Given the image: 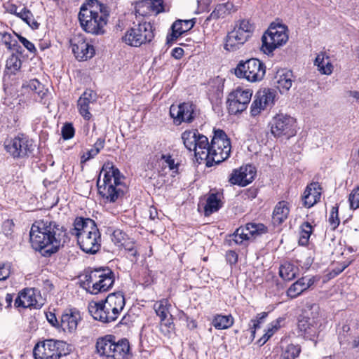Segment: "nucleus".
Segmentation results:
<instances>
[{"label": "nucleus", "mask_w": 359, "mask_h": 359, "mask_svg": "<svg viewBox=\"0 0 359 359\" xmlns=\"http://www.w3.org/2000/svg\"><path fill=\"white\" fill-rule=\"evenodd\" d=\"M276 92L273 89H264L258 91L250 107L252 116L259 115L262 111L271 109L275 104Z\"/></svg>", "instance_id": "nucleus-19"}, {"label": "nucleus", "mask_w": 359, "mask_h": 359, "mask_svg": "<svg viewBox=\"0 0 359 359\" xmlns=\"http://www.w3.org/2000/svg\"><path fill=\"white\" fill-rule=\"evenodd\" d=\"M62 136L64 140L72 139L75 133L74 128L70 123H66L62 128L61 130Z\"/></svg>", "instance_id": "nucleus-48"}, {"label": "nucleus", "mask_w": 359, "mask_h": 359, "mask_svg": "<svg viewBox=\"0 0 359 359\" xmlns=\"http://www.w3.org/2000/svg\"><path fill=\"white\" fill-rule=\"evenodd\" d=\"M22 66V62L18 55L12 54L6 60V67L12 74H15Z\"/></svg>", "instance_id": "nucleus-41"}, {"label": "nucleus", "mask_w": 359, "mask_h": 359, "mask_svg": "<svg viewBox=\"0 0 359 359\" xmlns=\"http://www.w3.org/2000/svg\"><path fill=\"white\" fill-rule=\"evenodd\" d=\"M321 326L322 316L320 308L316 304L308 306L298 318V331L305 339L315 340L320 332Z\"/></svg>", "instance_id": "nucleus-8"}, {"label": "nucleus", "mask_w": 359, "mask_h": 359, "mask_svg": "<svg viewBox=\"0 0 359 359\" xmlns=\"http://www.w3.org/2000/svg\"><path fill=\"white\" fill-rule=\"evenodd\" d=\"M290 208L286 201L278 202L274 208L272 222L274 225L281 224L288 217Z\"/></svg>", "instance_id": "nucleus-30"}, {"label": "nucleus", "mask_w": 359, "mask_h": 359, "mask_svg": "<svg viewBox=\"0 0 359 359\" xmlns=\"http://www.w3.org/2000/svg\"><path fill=\"white\" fill-rule=\"evenodd\" d=\"M24 88H27L37 95L36 100L42 102L48 94V89L45 88L38 79H31L23 84Z\"/></svg>", "instance_id": "nucleus-32"}, {"label": "nucleus", "mask_w": 359, "mask_h": 359, "mask_svg": "<svg viewBox=\"0 0 359 359\" xmlns=\"http://www.w3.org/2000/svg\"><path fill=\"white\" fill-rule=\"evenodd\" d=\"M301 352V347L299 345L289 344L283 350L280 359H295Z\"/></svg>", "instance_id": "nucleus-40"}, {"label": "nucleus", "mask_w": 359, "mask_h": 359, "mask_svg": "<svg viewBox=\"0 0 359 359\" xmlns=\"http://www.w3.org/2000/svg\"><path fill=\"white\" fill-rule=\"evenodd\" d=\"M109 13L107 7L97 0H90L80 8L78 18L81 28L94 35L102 34Z\"/></svg>", "instance_id": "nucleus-3"}, {"label": "nucleus", "mask_w": 359, "mask_h": 359, "mask_svg": "<svg viewBox=\"0 0 359 359\" xmlns=\"http://www.w3.org/2000/svg\"><path fill=\"white\" fill-rule=\"evenodd\" d=\"M4 148L14 159H22L29 156L34 150L33 140L23 133L14 137H8L4 141Z\"/></svg>", "instance_id": "nucleus-10"}, {"label": "nucleus", "mask_w": 359, "mask_h": 359, "mask_svg": "<svg viewBox=\"0 0 359 359\" xmlns=\"http://www.w3.org/2000/svg\"><path fill=\"white\" fill-rule=\"evenodd\" d=\"M231 5L229 4H218L213 11L210 13L209 17L207 18L205 21H208L210 19H219L224 18L228 13Z\"/></svg>", "instance_id": "nucleus-39"}, {"label": "nucleus", "mask_w": 359, "mask_h": 359, "mask_svg": "<svg viewBox=\"0 0 359 359\" xmlns=\"http://www.w3.org/2000/svg\"><path fill=\"white\" fill-rule=\"evenodd\" d=\"M105 144L104 138L100 137L97 140L92 149H93L97 154L104 148Z\"/></svg>", "instance_id": "nucleus-56"}, {"label": "nucleus", "mask_w": 359, "mask_h": 359, "mask_svg": "<svg viewBox=\"0 0 359 359\" xmlns=\"http://www.w3.org/2000/svg\"><path fill=\"white\" fill-rule=\"evenodd\" d=\"M151 6L149 3V0H143L136 4L135 7V14L136 18L145 17L147 15H152L151 13Z\"/></svg>", "instance_id": "nucleus-42"}, {"label": "nucleus", "mask_w": 359, "mask_h": 359, "mask_svg": "<svg viewBox=\"0 0 359 359\" xmlns=\"http://www.w3.org/2000/svg\"><path fill=\"white\" fill-rule=\"evenodd\" d=\"M252 95V91L248 88L238 87L229 93L227 100L228 109L230 114H236L246 109Z\"/></svg>", "instance_id": "nucleus-17"}, {"label": "nucleus", "mask_w": 359, "mask_h": 359, "mask_svg": "<svg viewBox=\"0 0 359 359\" xmlns=\"http://www.w3.org/2000/svg\"><path fill=\"white\" fill-rule=\"evenodd\" d=\"M194 109L193 104L183 102L178 105H171L170 114L176 125H180L182 122L191 123L194 119Z\"/></svg>", "instance_id": "nucleus-20"}, {"label": "nucleus", "mask_w": 359, "mask_h": 359, "mask_svg": "<svg viewBox=\"0 0 359 359\" xmlns=\"http://www.w3.org/2000/svg\"><path fill=\"white\" fill-rule=\"evenodd\" d=\"M321 187L318 182H312L309 184L302 196L303 203L306 208H311L320 199Z\"/></svg>", "instance_id": "nucleus-26"}, {"label": "nucleus", "mask_w": 359, "mask_h": 359, "mask_svg": "<svg viewBox=\"0 0 359 359\" xmlns=\"http://www.w3.org/2000/svg\"><path fill=\"white\" fill-rule=\"evenodd\" d=\"M18 39L20 42L31 53H35L36 49L34 45L27 40L25 37L22 36H18Z\"/></svg>", "instance_id": "nucleus-52"}, {"label": "nucleus", "mask_w": 359, "mask_h": 359, "mask_svg": "<svg viewBox=\"0 0 359 359\" xmlns=\"http://www.w3.org/2000/svg\"><path fill=\"white\" fill-rule=\"evenodd\" d=\"M348 201L350 203L351 209L356 210L359 208V194L356 195L350 194L348 196Z\"/></svg>", "instance_id": "nucleus-53"}, {"label": "nucleus", "mask_w": 359, "mask_h": 359, "mask_svg": "<svg viewBox=\"0 0 359 359\" xmlns=\"http://www.w3.org/2000/svg\"><path fill=\"white\" fill-rule=\"evenodd\" d=\"M32 248L44 256L55 253L67 241L66 230L54 221L42 219L35 222L29 232Z\"/></svg>", "instance_id": "nucleus-2"}, {"label": "nucleus", "mask_w": 359, "mask_h": 359, "mask_svg": "<svg viewBox=\"0 0 359 359\" xmlns=\"http://www.w3.org/2000/svg\"><path fill=\"white\" fill-rule=\"evenodd\" d=\"M124 249L128 251L130 256L136 257L137 252L135 249V243L132 240H130L129 238L122 245Z\"/></svg>", "instance_id": "nucleus-51"}, {"label": "nucleus", "mask_w": 359, "mask_h": 359, "mask_svg": "<svg viewBox=\"0 0 359 359\" xmlns=\"http://www.w3.org/2000/svg\"><path fill=\"white\" fill-rule=\"evenodd\" d=\"M255 175V168L251 165H246L233 170L229 181L232 184L245 187L253 181Z\"/></svg>", "instance_id": "nucleus-22"}, {"label": "nucleus", "mask_w": 359, "mask_h": 359, "mask_svg": "<svg viewBox=\"0 0 359 359\" xmlns=\"http://www.w3.org/2000/svg\"><path fill=\"white\" fill-rule=\"evenodd\" d=\"M115 280L114 273L109 269H95L85 275L84 284L87 290L93 294L107 291Z\"/></svg>", "instance_id": "nucleus-9"}, {"label": "nucleus", "mask_w": 359, "mask_h": 359, "mask_svg": "<svg viewBox=\"0 0 359 359\" xmlns=\"http://www.w3.org/2000/svg\"><path fill=\"white\" fill-rule=\"evenodd\" d=\"M125 304L123 294L117 292L109 294L104 301L90 303L88 311L95 320L109 323L118 318Z\"/></svg>", "instance_id": "nucleus-5"}, {"label": "nucleus", "mask_w": 359, "mask_h": 359, "mask_svg": "<svg viewBox=\"0 0 359 359\" xmlns=\"http://www.w3.org/2000/svg\"><path fill=\"white\" fill-rule=\"evenodd\" d=\"M154 38L153 26L149 22L138 21L126 31L122 36V41L128 46L140 47L150 43Z\"/></svg>", "instance_id": "nucleus-11"}, {"label": "nucleus", "mask_w": 359, "mask_h": 359, "mask_svg": "<svg viewBox=\"0 0 359 359\" xmlns=\"http://www.w3.org/2000/svg\"><path fill=\"white\" fill-rule=\"evenodd\" d=\"M266 232V227L263 224L252 222L238 228L231 237L235 243L242 244L244 241L255 239Z\"/></svg>", "instance_id": "nucleus-18"}, {"label": "nucleus", "mask_w": 359, "mask_h": 359, "mask_svg": "<svg viewBox=\"0 0 359 359\" xmlns=\"http://www.w3.org/2000/svg\"><path fill=\"white\" fill-rule=\"evenodd\" d=\"M10 276V269L5 264H0V280H4Z\"/></svg>", "instance_id": "nucleus-55"}, {"label": "nucleus", "mask_w": 359, "mask_h": 359, "mask_svg": "<svg viewBox=\"0 0 359 359\" xmlns=\"http://www.w3.org/2000/svg\"><path fill=\"white\" fill-rule=\"evenodd\" d=\"M266 73L264 64L257 58L241 61L235 69V74L238 78L245 79L250 82L262 80Z\"/></svg>", "instance_id": "nucleus-14"}, {"label": "nucleus", "mask_w": 359, "mask_h": 359, "mask_svg": "<svg viewBox=\"0 0 359 359\" xmlns=\"http://www.w3.org/2000/svg\"><path fill=\"white\" fill-rule=\"evenodd\" d=\"M46 318L48 323L51 324L53 326L57 328L60 327V321L57 320L55 313L51 312L46 313Z\"/></svg>", "instance_id": "nucleus-54"}, {"label": "nucleus", "mask_w": 359, "mask_h": 359, "mask_svg": "<svg viewBox=\"0 0 359 359\" xmlns=\"http://www.w3.org/2000/svg\"><path fill=\"white\" fill-rule=\"evenodd\" d=\"M184 55V50L182 48L177 47L172 49V56L175 59H180Z\"/></svg>", "instance_id": "nucleus-59"}, {"label": "nucleus", "mask_w": 359, "mask_h": 359, "mask_svg": "<svg viewBox=\"0 0 359 359\" xmlns=\"http://www.w3.org/2000/svg\"><path fill=\"white\" fill-rule=\"evenodd\" d=\"M98 154L93 149H90V150L87 151L86 153H84L81 156V162H86L92 158L97 156Z\"/></svg>", "instance_id": "nucleus-57"}, {"label": "nucleus", "mask_w": 359, "mask_h": 359, "mask_svg": "<svg viewBox=\"0 0 359 359\" xmlns=\"http://www.w3.org/2000/svg\"><path fill=\"white\" fill-rule=\"evenodd\" d=\"M157 163L161 168L159 172L161 175H166L167 170L172 171V174H177L178 172V164L175 163L174 158L170 154H162L158 158Z\"/></svg>", "instance_id": "nucleus-29"}, {"label": "nucleus", "mask_w": 359, "mask_h": 359, "mask_svg": "<svg viewBox=\"0 0 359 359\" xmlns=\"http://www.w3.org/2000/svg\"><path fill=\"white\" fill-rule=\"evenodd\" d=\"M292 74L291 72H286L283 74H279L276 76L277 88L281 93L287 92L292 84Z\"/></svg>", "instance_id": "nucleus-36"}, {"label": "nucleus", "mask_w": 359, "mask_h": 359, "mask_svg": "<svg viewBox=\"0 0 359 359\" xmlns=\"http://www.w3.org/2000/svg\"><path fill=\"white\" fill-rule=\"evenodd\" d=\"M13 36L11 34L8 32H0V46L1 44H4L8 50H16L18 51V48H15V47L20 48L18 46L17 42L15 41V43H12Z\"/></svg>", "instance_id": "nucleus-45"}, {"label": "nucleus", "mask_w": 359, "mask_h": 359, "mask_svg": "<svg viewBox=\"0 0 359 359\" xmlns=\"http://www.w3.org/2000/svg\"><path fill=\"white\" fill-rule=\"evenodd\" d=\"M281 318H278L276 320L271 322L268 327V329L264 336L259 340L262 344H265L270 337L280 327Z\"/></svg>", "instance_id": "nucleus-44"}, {"label": "nucleus", "mask_w": 359, "mask_h": 359, "mask_svg": "<svg viewBox=\"0 0 359 359\" xmlns=\"http://www.w3.org/2000/svg\"><path fill=\"white\" fill-rule=\"evenodd\" d=\"M329 223L332 229L334 230L337 228L339 224V219L338 217V207L333 206L332 208L330 215L329 217Z\"/></svg>", "instance_id": "nucleus-47"}, {"label": "nucleus", "mask_w": 359, "mask_h": 359, "mask_svg": "<svg viewBox=\"0 0 359 359\" xmlns=\"http://www.w3.org/2000/svg\"><path fill=\"white\" fill-rule=\"evenodd\" d=\"M233 322V318L231 315H216L212 323L217 330H225L231 327Z\"/></svg>", "instance_id": "nucleus-37"}, {"label": "nucleus", "mask_w": 359, "mask_h": 359, "mask_svg": "<svg viewBox=\"0 0 359 359\" xmlns=\"http://www.w3.org/2000/svg\"><path fill=\"white\" fill-rule=\"evenodd\" d=\"M171 305L167 299H162L154 303L153 308L161 323H164L170 313Z\"/></svg>", "instance_id": "nucleus-34"}, {"label": "nucleus", "mask_w": 359, "mask_h": 359, "mask_svg": "<svg viewBox=\"0 0 359 359\" xmlns=\"http://www.w3.org/2000/svg\"><path fill=\"white\" fill-rule=\"evenodd\" d=\"M184 147L194 151L196 160L205 161L208 167L219 164L227 159L231 154V142L226 133L220 129L214 130L210 143L206 136L198 130H187L181 135Z\"/></svg>", "instance_id": "nucleus-1"}, {"label": "nucleus", "mask_w": 359, "mask_h": 359, "mask_svg": "<svg viewBox=\"0 0 359 359\" xmlns=\"http://www.w3.org/2000/svg\"><path fill=\"white\" fill-rule=\"evenodd\" d=\"M304 279H299L294 283L287 290V294L292 299L297 297L304 291H305V285L304 284Z\"/></svg>", "instance_id": "nucleus-43"}, {"label": "nucleus", "mask_w": 359, "mask_h": 359, "mask_svg": "<svg viewBox=\"0 0 359 359\" xmlns=\"http://www.w3.org/2000/svg\"><path fill=\"white\" fill-rule=\"evenodd\" d=\"M271 132L276 137L285 136L287 138L296 134V121L292 116L278 114L270 122Z\"/></svg>", "instance_id": "nucleus-16"}, {"label": "nucleus", "mask_w": 359, "mask_h": 359, "mask_svg": "<svg viewBox=\"0 0 359 359\" xmlns=\"http://www.w3.org/2000/svg\"><path fill=\"white\" fill-rule=\"evenodd\" d=\"M299 269L293 264L286 262L280 265L279 269V275L285 280L290 281L293 280L298 273Z\"/></svg>", "instance_id": "nucleus-35"}, {"label": "nucleus", "mask_w": 359, "mask_h": 359, "mask_svg": "<svg viewBox=\"0 0 359 359\" xmlns=\"http://www.w3.org/2000/svg\"><path fill=\"white\" fill-rule=\"evenodd\" d=\"M65 346L63 341L46 339L35 345L33 354L35 359H59L66 355Z\"/></svg>", "instance_id": "nucleus-15"}, {"label": "nucleus", "mask_w": 359, "mask_h": 359, "mask_svg": "<svg viewBox=\"0 0 359 359\" xmlns=\"http://www.w3.org/2000/svg\"><path fill=\"white\" fill-rule=\"evenodd\" d=\"M14 305L16 308H40L38 304L35 290L33 288H26L22 290L15 300Z\"/></svg>", "instance_id": "nucleus-24"}, {"label": "nucleus", "mask_w": 359, "mask_h": 359, "mask_svg": "<svg viewBox=\"0 0 359 359\" xmlns=\"http://www.w3.org/2000/svg\"><path fill=\"white\" fill-rule=\"evenodd\" d=\"M96 101V93L90 90L87 89L81 95L77 102V107L79 114L83 118L87 121L90 120L92 114L90 112V104H93Z\"/></svg>", "instance_id": "nucleus-23"}, {"label": "nucleus", "mask_w": 359, "mask_h": 359, "mask_svg": "<svg viewBox=\"0 0 359 359\" xmlns=\"http://www.w3.org/2000/svg\"><path fill=\"white\" fill-rule=\"evenodd\" d=\"M9 12L22 19L32 29H38L39 24L35 20L32 12L27 8L23 7L19 9L16 6L12 5L10 7Z\"/></svg>", "instance_id": "nucleus-28"}, {"label": "nucleus", "mask_w": 359, "mask_h": 359, "mask_svg": "<svg viewBox=\"0 0 359 359\" xmlns=\"http://www.w3.org/2000/svg\"><path fill=\"white\" fill-rule=\"evenodd\" d=\"M95 348L99 355L104 359H126L130 352L128 339L116 341V337L112 334L97 338Z\"/></svg>", "instance_id": "nucleus-7"}, {"label": "nucleus", "mask_w": 359, "mask_h": 359, "mask_svg": "<svg viewBox=\"0 0 359 359\" xmlns=\"http://www.w3.org/2000/svg\"><path fill=\"white\" fill-rule=\"evenodd\" d=\"M287 31V27L283 25L271 24L262 38L263 52L269 54L285 44L288 40Z\"/></svg>", "instance_id": "nucleus-12"}, {"label": "nucleus", "mask_w": 359, "mask_h": 359, "mask_svg": "<svg viewBox=\"0 0 359 359\" xmlns=\"http://www.w3.org/2000/svg\"><path fill=\"white\" fill-rule=\"evenodd\" d=\"M315 65L318 67V71L323 74L330 75L333 71V66L330 57L323 53H320L316 56Z\"/></svg>", "instance_id": "nucleus-33"}, {"label": "nucleus", "mask_w": 359, "mask_h": 359, "mask_svg": "<svg viewBox=\"0 0 359 359\" xmlns=\"http://www.w3.org/2000/svg\"><path fill=\"white\" fill-rule=\"evenodd\" d=\"M80 320L81 316L79 311L72 309L66 311L61 316L60 327L64 332L72 333L76 330Z\"/></svg>", "instance_id": "nucleus-25"}, {"label": "nucleus", "mask_w": 359, "mask_h": 359, "mask_svg": "<svg viewBox=\"0 0 359 359\" xmlns=\"http://www.w3.org/2000/svg\"><path fill=\"white\" fill-rule=\"evenodd\" d=\"M151 14H158L163 11V2L161 0H149Z\"/></svg>", "instance_id": "nucleus-49"}, {"label": "nucleus", "mask_w": 359, "mask_h": 359, "mask_svg": "<svg viewBox=\"0 0 359 359\" xmlns=\"http://www.w3.org/2000/svg\"><path fill=\"white\" fill-rule=\"evenodd\" d=\"M253 25L248 20L238 22L233 29L228 33L224 48L229 51H234L243 45L251 36Z\"/></svg>", "instance_id": "nucleus-13"}, {"label": "nucleus", "mask_w": 359, "mask_h": 359, "mask_svg": "<svg viewBox=\"0 0 359 359\" xmlns=\"http://www.w3.org/2000/svg\"><path fill=\"white\" fill-rule=\"evenodd\" d=\"M70 233L76 237L80 248L86 253L95 254L101 247V233L95 222L76 217Z\"/></svg>", "instance_id": "nucleus-4"}, {"label": "nucleus", "mask_w": 359, "mask_h": 359, "mask_svg": "<svg viewBox=\"0 0 359 359\" xmlns=\"http://www.w3.org/2000/svg\"><path fill=\"white\" fill-rule=\"evenodd\" d=\"M121 178L119 170L112 163H105L97 182L99 194L109 202H115L121 192Z\"/></svg>", "instance_id": "nucleus-6"}, {"label": "nucleus", "mask_w": 359, "mask_h": 359, "mask_svg": "<svg viewBox=\"0 0 359 359\" xmlns=\"http://www.w3.org/2000/svg\"><path fill=\"white\" fill-rule=\"evenodd\" d=\"M221 198L222 194L219 192L209 194L204 207L205 216H209L213 212H217L222 207Z\"/></svg>", "instance_id": "nucleus-31"}, {"label": "nucleus", "mask_w": 359, "mask_h": 359, "mask_svg": "<svg viewBox=\"0 0 359 359\" xmlns=\"http://www.w3.org/2000/svg\"><path fill=\"white\" fill-rule=\"evenodd\" d=\"M300 279H304V281H303L304 284H303V285H305V290H306L309 287H310L314 283L313 278L302 277Z\"/></svg>", "instance_id": "nucleus-60"}, {"label": "nucleus", "mask_w": 359, "mask_h": 359, "mask_svg": "<svg viewBox=\"0 0 359 359\" xmlns=\"http://www.w3.org/2000/svg\"><path fill=\"white\" fill-rule=\"evenodd\" d=\"M227 257L231 263L236 264L238 261V255L233 251H229L227 254Z\"/></svg>", "instance_id": "nucleus-61"}, {"label": "nucleus", "mask_w": 359, "mask_h": 359, "mask_svg": "<svg viewBox=\"0 0 359 359\" xmlns=\"http://www.w3.org/2000/svg\"><path fill=\"white\" fill-rule=\"evenodd\" d=\"M350 346L353 349H359V334L353 337L350 342Z\"/></svg>", "instance_id": "nucleus-62"}, {"label": "nucleus", "mask_w": 359, "mask_h": 359, "mask_svg": "<svg viewBox=\"0 0 359 359\" xmlns=\"http://www.w3.org/2000/svg\"><path fill=\"white\" fill-rule=\"evenodd\" d=\"M350 326L347 324L343 325L341 327V332L339 334V341L341 345L345 344L347 343V334L350 332Z\"/></svg>", "instance_id": "nucleus-50"}, {"label": "nucleus", "mask_w": 359, "mask_h": 359, "mask_svg": "<svg viewBox=\"0 0 359 359\" xmlns=\"http://www.w3.org/2000/svg\"><path fill=\"white\" fill-rule=\"evenodd\" d=\"M196 23V18L191 20H177L172 25L171 38L168 36V41L175 40L183 33L191 29Z\"/></svg>", "instance_id": "nucleus-27"}, {"label": "nucleus", "mask_w": 359, "mask_h": 359, "mask_svg": "<svg viewBox=\"0 0 359 359\" xmlns=\"http://www.w3.org/2000/svg\"><path fill=\"white\" fill-rule=\"evenodd\" d=\"M313 232V226L309 222H304L300 226L299 243L305 246L309 243V238Z\"/></svg>", "instance_id": "nucleus-38"}, {"label": "nucleus", "mask_w": 359, "mask_h": 359, "mask_svg": "<svg viewBox=\"0 0 359 359\" xmlns=\"http://www.w3.org/2000/svg\"><path fill=\"white\" fill-rule=\"evenodd\" d=\"M352 159L355 164L359 165V148L353 153Z\"/></svg>", "instance_id": "nucleus-64"}, {"label": "nucleus", "mask_w": 359, "mask_h": 359, "mask_svg": "<svg viewBox=\"0 0 359 359\" xmlns=\"http://www.w3.org/2000/svg\"><path fill=\"white\" fill-rule=\"evenodd\" d=\"M346 268V266H343L341 267H339L337 269H333L331 272H330V278H334L341 273Z\"/></svg>", "instance_id": "nucleus-63"}, {"label": "nucleus", "mask_w": 359, "mask_h": 359, "mask_svg": "<svg viewBox=\"0 0 359 359\" xmlns=\"http://www.w3.org/2000/svg\"><path fill=\"white\" fill-rule=\"evenodd\" d=\"M127 235L121 229H116L111 234V241L117 246H121L128 240Z\"/></svg>", "instance_id": "nucleus-46"}, {"label": "nucleus", "mask_w": 359, "mask_h": 359, "mask_svg": "<svg viewBox=\"0 0 359 359\" xmlns=\"http://www.w3.org/2000/svg\"><path fill=\"white\" fill-rule=\"evenodd\" d=\"M72 52L76 58L80 61L87 60L95 54L93 46L89 44L83 36H74L70 41Z\"/></svg>", "instance_id": "nucleus-21"}, {"label": "nucleus", "mask_w": 359, "mask_h": 359, "mask_svg": "<svg viewBox=\"0 0 359 359\" xmlns=\"http://www.w3.org/2000/svg\"><path fill=\"white\" fill-rule=\"evenodd\" d=\"M260 321L259 320L252 319L249 324L250 330L252 334V336L255 337V334L256 330L260 327Z\"/></svg>", "instance_id": "nucleus-58"}]
</instances>
